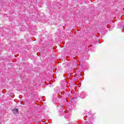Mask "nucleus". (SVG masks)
I'll use <instances>...</instances> for the list:
<instances>
[{"label": "nucleus", "instance_id": "nucleus-1", "mask_svg": "<svg viewBox=\"0 0 124 124\" xmlns=\"http://www.w3.org/2000/svg\"><path fill=\"white\" fill-rule=\"evenodd\" d=\"M13 112L14 113V114H17V113H18V109L17 108H14L13 110Z\"/></svg>", "mask_w": 124, "mask_h": 124}, {"label": "nucleus", "instance_id": "nucleus-2", "mask_svg": "<svg viewBox=\"0 0 124 124\" xmlns=\"http://www.w3.org/2000/svg\"><path fill=\"white\" fill-rule=\"evenodd\" d=\"M59 90H60V88H57L55 89V91L57 92V91H59Z\"/></svg>", "mask_w": 124, "mask_h": 124}, {"label": "nucleus", "instance_id": "nucleus-3", "mask_svg": "<svg viewBox=\"0 0 124 124\" xmlns=\"http://www.w3.org/2000/svg\"><path fill=\"white\" fill-rule=\"evenodd\" d=\"M124 28V27H122V29Z\"/></svg>", "mask_w": 124, "mask_h": 124}]
</instances>
